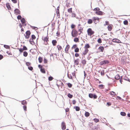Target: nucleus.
Here are the masks:
<instances>
[{"label": "nucleus", "mask_w": 130, "mask_h": 130, "mask_svg": "<svg viewBox=\"0 0 130 130\" xmlns=\"http://www.w3.org/2000/svg\"><path fill=\"white\" fill-rule=\"evenodd\" d=\"M109 63V61L107 60H105L102 61L99 63V64L101 65L105 64H108Z\"/></svg>", "instance_id": "8"}, {"label": "nucleus", "mask_w": 130, "mask_h": 130, "mask_svg": "<svg viewBox=\"0 0 130 130\" xmlns=\"http://www.w3.org/2000/svg\"><path fill=\"white\" fill-rule=\"evenodd\" d=\"M53 79V77L51 76H50L49 77L48 79L49 81H51Z\"/></svg>", "instance_id": "54"}, {"label": "nucleus", "mask_w": 130, "mask_h": 130, "mask_svg": "<svg viewBox=\"0 0 130 130\" xmlns=\"http://www.w3.org/2000/svg\"><path fill=\"white\" fill-rule=\"evenodd\" d=\"M49 37L47 34L46 36L45 37H42V40L43 41L44 44L45 45L48 44V42L49 41Z\"/></svg>", "instance_id": "3"}, {"label": "nucleus", "mask_w": 130, "mask_h": 130, "mask_svg": "<svg viewBox=\"0 0 130 130\" xmlns=\"http://www.w3.org/2000/svg\"><path fill=\"white\" fill-rule=\"evenodd\" d=\"M30 34L31 32L29 30L27 31L25 33V34H24L25 38L26 39H28L29 37Z\"/></svg>", "instance_id": "6"}, {"label": "nucleus", "mask_w": 130, "mask_h": 130, "mask_svg": "<svg viewBox=\"0 0 130 130\" xmlns=\"http://www.w3.org/2000/svg\"><path fill=\"white\" fill-rule=\"evenodd\" d=\"M101 75L103 76L104 75V71L103 70L101 71Z\"/></svg>", "instance_id": "45"}, {"label": "nucleus", "mask_w": 130, "mask_h": 130, "mask_svg": "<svg viewBox=\"0 0 130 130\" xmlns=\"http://www.w3.org/2000/svg\"><path fill=\"white\" fill-rule=\"evenodd\" d=\"M100 10V9L99 8H95L94 9V11H95L96 12H98V11H99Z\"/></svg>", "instance_id": "53"}, {"label": "nucleus", "mask_w": 130, "mask_h": 130, "mask_svg": "<svg viewBox=\"0 0 130 130\" xmlns=\"http://www.w3.org/2000/svg\"><path fill=\"white\" fill-rule=\"evenodd\" d=\"M112 41L113 42H117L118 43H121L120 40L117 39H113Z\"/></svg>", "instance_id": "12"}, {"label": "nucleus", "mask_w": 130, "mask_h": 130, "mask_svg": "<svg viewBox=\"0 0 130 130\" xmlns=\"http://www.w3.org/2000/svg\"><path fill=\"white\" fill-rule=\"evenodd\" d=\"M95 13L98 15H102L103 14V12L101 11H99L96 12Z\"/></svg>", "instance_id": "23"}, {"label": "nucleus", "mask_w": 130, "mask_h": 130, "mask_svg": "<svg viewBox=\"0 0 130 130\" xmlns=\"http://www.w3.org/2000/svg\"><path fill=\"white\" fill-rule=\"evenodd\" d=\"M93 22L92 20L91 19H89L88 20L87 23L88 24H91Z\"/></svg>", "instance_id": "33"}, {"label": "nucleus", "mask_w": 130, "mask_h": 130, "mask_svg": "<svg viewBox=\"0 0 130 130\" xmlns=\"http://www.w3.org/2000/svg\"><path fill=\"white\" fill-rule=\"evenodd\" d=\"M76 27V25L73 24H72L71 26V28L72 29H76L75 28V27Z\"/></svg>", "instance_id": "24"}, {"label": "nucleus", "mask_w": 130, "mask_h": 130, "mask_svg": "<svg viewBox=\"0 0 130 130\" xmlns=\"http://www.w3.org/2000/svg\"><path fill=\"white\" fill-rule=\"evenodd\" d=\"M52 43L53 45L54 46H55L57 43V41L56 40H53L52 41Z\"/></svg>", "instance_id": "20"}, {"label": "nucleus", "mask_w": 130, "mask_h": 130, "mask_svg": "<svg viewBox=\"0 0 130 130\" xmlns=\"http://www.w3.org/2000/svg\"><path fill=\"white\" fill-rule=\"evenodd\" d=\"M4 47L6 49H9L10 48V47L9 45H4Z\"/></svg>", "instance_id": "44"}, {"label": "nucleus", "mask_w": 130, "mask_h": 130, "mask_svg": "<svg viewBox=\"0 0 130 130\" xmlns=\"http://www.w3.org/2000/svg\"><path fill=\"white\" fill-rule=\"evenodd\" d=\"M21 103L23 105L26 104L27 103V102L25 100H23L22 101Z\"/></svg>", "instance_id": "36"}, {"label": "nucleus", "mask_w": 130, "mask_h": 130, "mask_svg": "<svg viewBox=\"0 0 130 130\" xmlns=\"http://www.w3.org/2000/svg\"><path fill=\"white\" fill-rule=\"evenodd\" d=\"M105 24H104V26H106V25H110L109 24V23L108 21H106L105 22Z\"/></svg>", "instance_id": "43"}, {"label": "nucleus", "mask_w": 130, "mask_h": 130, "mask_svg": "<svg viewBox=\"0 0 130 130\" xmlns=\"http://www.w3.org/2000/svg\"><path fill=\"white\" fill-rule=\"evenodd\" d=\"M98 42L99 43H101L102 42V41L101 39L99 38L97 40Z\"/></svg>", "instance_id": "48"}, {"label": "nucleus", "mask_w": 130, "mask_h": 130, "mask_svg": "<svg viewBox=\"0 0 130 130\" xmlns=\"http://www.w3.org/2000/svg\"><path fill=\"white\" fill-rule=\"evenodd\" d=\"M123 23L125 25H127L128 24V22L127 20H125L123 21Z\"/></svg>", "instance_id": "38"}, {"label": "nucleus", "mask_w": 130, "mask_h": 130, "mask_svg": "<svg viewBox=\"0 0 130 130\" xmlns=\"http://www.w3.org/2000/svg\"><path fill=\"white\" fill-rule=\"evenodd\" d=\"M109 93L111 95H116V93L113 91L110 92Z\"/></svg>", "instance_id": "31"}, {"label": "nucleus", "mask_w": 130, "mask_h": 130, "mask_svg": "<svg viewBox=\"0 0 130 130\" xmlns=\"http://www.w3.org/2000/svg\"><path fill=\"white\" fill-rule=\"evenodd\" d=\"M104 86L103 85H99V87L101 89H103L104 88Z\"/></svg>", "instance_id": "41"}, {"label": "nucleus", "mask_w": 130, "mask_h": 130, "mask_svg": "<svg viewBox=\"0 0 130 130\" xmlns=\"http://www.w3.org/2000/svg\"><path fill=\"white\" fill-rule=\"evenodd\" d=\"M21 21L23 25H24V26L26 25V24H25V19L24 18H23L21 20Z\"/></svg>", "instance_id": "16"}, {"label": "nucleus", "mask_w": 130, "mask_h": 130, "mask_svg": "<svg viewBox=\"0 0 130 130\" xmlns=\"http://www.w3.org/2000/svg\"><path fill=\"white\" fill-rule=\"evenodd\" d=\"M58 7H57V11H56L57 14V16L59 15V9H58Z\"/></svg>", "instance_id": "51"}, {"label": "nucleus", "mask_w": 130, "mask_h": 130, "mask_svg": "<svg viewBox=\"0 0 130 130\" xmlns=\"http://www.w3.org/2000/svg\"><path fill=\"white\" fill-rule=\"evenodd\" d=\"M90 46L88 44H86L85 46L84 47V48L85 49L88 50V48H90Z\"/></svg>", "instance_id": "17"}, {"label": "nucleus", "mask_w": 130, "mask_h": 130, "mask_svg": "<svg viewBox=\"0 0 130 130\" xmlns=\"http://www.w3.org/2000/svg\"><path fill=\"white\" fill-rule=\"evenodd\" d=\"M87 32L88 35L90 37H91L92 35H93L95 33L94 31L92 30L91 28H89L87 29Z\"/></svg>", "instance_id": "2"}, {"label": "nucleus", "mask_w": 130, "mask_h": 130, "mask_svg": "<svg viewBox=\"0 0 130 130\" xmlns=\"http://www.w3.org/2000/svg\"><path fill=\"white\" fill-rule=\"evenodd\" d=\"M18 50L20 53H22L24 50H27V47L25 46H23V48H18Z\"/></svg>", "instance_id": "9"}, {"label": "nucleus", "mask_w": 130, "mask_h": 130, "mask_svg": "<svg viewBox=\"0 0 130 130\" xmlns=\"http://www.w3.org/2000/svg\"><path fill=\"white\" fill-rule=\"evenodd\" d=\"M33 40H34L33 39H29V42L31 44H34V41H33Z\"/></svg>", "instance_id": "37"}, {"label": "nucleus", "mask_w": 130, "mask_h": 130, "mask_svg": "<svg viewBox=\"0 0 130 130\" xmlns=\"http://www.w3.org/2000/svg\"><path fill=\"white\" fill-rule=\"evenodd\" d=\"M76 101L75 100H73L72 101V103L73 104H75L76 103Z\"/></svg>", "instance_id": "63"}, {"label": "nucleus", "mask_w": 130, "mask_h": 130, "mask_svg": "<svg viewBox=\"0 0 130 130\" xmlns=\"http://www.w3.org/2000/svg\"><path fill=\"white\" fill-rule=\"evenodd\" d=\"M57 47L59 51H60L62 49V47L60 45H57Z\"/></svg>", "instance_id": "30"}, {"label": "nucleus", "mask_w": 130, "mask_h": 130, "mask_svg": "<svg viewBox=\"0 0 130 130\" xmlns=\"http://www.w3.org/2000/svg\"><path fill=\"white\" fill-rule=\"evenodd\" d=\"M44 63H47V60L45 58H44Z\"/></svg>", "instance_id": "62"}, {"label": "nucleus", "mask_w": 130, "mask_h": 130, "mask_svg": "<svg viewBox=\"0 0 130 130\" xmlns=\"http://www.w3.org/2000/svg\"><path fill=\"white\" fill-rule=\"evenodd\" d=\"M28 69L31 71H32L33 70V68L31 66H28Z\"/></svg>", "instance_id": "52"}, {"label": "nucleus", "mask_w": 130, "mask_h": 130, "mask_svg": "<svg viewBox=\"0 0 130 130\" xmlns=\"http://www.w3.org/2000/svg\"><path fill=\"white\" fill-rule=\"evenodd\" d=\"M38 60L40 63H41L42 61V58L41 57H39L38 58Z\"/></svg>", "instance_id": "27"}, {"label": "nucleus", "mask_w": 130, "mask_h": 130, "mask_svg": "<svg viewBox=\"0 0 130 130\" xmlns=\"http://www.w3.org/2000/svg\"><path fill=\"white\" fill-rule=\"evenodd\" d=\"M89 96L90 98H93V99H96L98 97L95 94L89 93Z\"/></svg>", "instance_id": "7"}, {"label": "nucleus", "mask_w": 130, "mask_h": 130, "mask_svg": "<svg viewBox=\"0 0 130 130\" xmlns=\"http://www.w3.org/2000/svg\"><path fill=\"white\" fill-rule=\"evenodd\" d=\"M22 18L21 16L20 15H19L17 17V18L18 20H20Z\"/></svg>", "instance_id": "60"}, {"label": "nucleus", "mask_w": 130, "mask_h": 130, "mask_svg": "<svg viewBox=\"0 0 130 130\" xmlns=\"http://www.w3.org/2000/svg\"><path fill=\"white\" fill-rule=\"evenodd\" d=\"M86 60L85 59L83 60L82 61V63L83 64V65L84 66L85 64L86 63Z\"/></svg>", "instance_id": "25"}, {"label": "nucleus", "mask_w": 130, "mask_h": 130, "mask_svg": "<svg viewBox=\"0 0 130 130\" xmlns=\"http://www.w3.org/2000/svg\"><path fill=\"white\" fill-rule=\"evenodd\" d=\"M75 57H78L79 56V54L77 53H76L75 54Z\"/></svg>", "instance_id": "59"}, {"label": "nucleus", "mask_w": 130, "mask_h": 130, "mask_svg": "<svg viewBox=\"0 0 130 130\" xmlns=\"http://www.w3.org/2000/svg\"><path fill=\"white\" fill-rule=\"evenodd\" d=\"M70 48V46L68 44L67 45L66 47L65 50V52L67 54L69 53V50Z\"/></svg>", "instance_id": "10"}, {"label": "nucleus", "mask_w": 130, "mask_h": 130, "mask_svg": "<svg viewBox=\"0 0 130 130\" xmlns=\"http://www.w3.org/2000/svg\"><path fill=\"white\" fill-rule=\"evenodd\" d=\"M75 109L76 111H79L80 110V108L78 106H76L75 107Z\"/></svg>", "instance_id": "47"}, {"label": "nucleus", "mask_w": 130, "mask_h": 130, "mask_svg": "<svg viewBox=\"0 0 130 130\" xmlns=\"http://www.w3.org/2000/svg\"><path fill=\"white\" fill-rule=\"evenodd\" d=\"M76 17V14L75 13H71V17L73 18L75 17Z\"/></svg>", "instance_id": "49"}, {"label": "nucleus", "mask_w": 130, "mask_h": 130, "mask_svg": "<svg viewBox=\"0 0 130 130\" xmlns=\"http://www.w3.org/2000/svg\"><path fill=\"white\" fill-rule=\"evenodd\" d=\"M31 37L32 39H33L34 40L36 38L35 36L34 35H31Z\"/></svg>", "instance_id": "58"}, {"label": "nucleus", "mask_w": 130, "mask_h": 130, "mask_svg": "<svg viewBox=\"0 0 130 130\" xmlns=\"http://www.w3.org/2000/svg\"><path fill=\"white\" fill-rule=\"evenodd\" d=\"M26 65L27 66H28H28H30V65L31 63L29 62H26Z\"/></svg>", "instance_id": "56"}, {"label": "nucleus", "mask_w": 130, "mask_h": 130, "mask_svg": "<svg viewBox=\"0 0 130 130\" xmlns=\"http://www.w3.org/2000/svg\"><path fill=\"white\" fill-rule=\"evenodd\" d=\"M75 74L76 73L75 71L72 73L71 74H67L68 77L69 79H73V76H74L75 78L76 77Z\"/></svg>", "instance_id": "5"}, {"label": "nucleus", "mask_w": 130, "mask_h": 130, "mask_svg": "<svg viewBox=\"0 0 130 130\" xmlns=\"http://www.w3.org/2000/svg\"><path fill=\"white\" fill-rule=\"evenodd\" d=\"M126 80L130 82V75L127 78Z\"/></svg>", "instance_id": "64"}, {"label": "nucleus", "mask_w": 130, "mask_h": 130, "mask_svg": "<svg viewBox=\"0 0 130 130\" xmlns=\"http://www.w3.org/2000/svg\"><path fill=\"white\" fill-rule=\"evenodd\" d=\"M40 71L43 73L44 74L45 73V71L44 68H42V69H41Z\"/></svg>", "instance_id": "34"}, {"label": "nucleus", "mask_w": 130, "mask_h": 130, "mask_svg": "<svg viewBox=\"0 0 130 130\" xmlns=\"http://www.w3.org/2000/svg\"><path fill=\"white\" fill-rule=\"evenodd\" d=\"M57 85L59 89L61 91H63L64 89V84L61 82H60V83L59 85L58 84H57Z\"/></svg>", "instance_id": "4"}, {"label": "nucleus", "mask_w": 130, "mask_h": 130, "mask_svg": "<svg viewBox=\"0 0 130 130\" xmlns=\"http://www.w3.org/2000/svg\"><path fill=\"white\" fill-rule=\"evenodd\" d=\"M6 53L8 54L9 55H12L10 51H7Z\"/></svg>", "instance_id": "55"}, {"label": "nucleus", "mask_w": 130, "mask_h": 130, "mask_svg": "<svg viewBox=\"0 0 130 130\" xmlns=\"http://www.w3.org/2000/svg\"><path fill=\"white\" fill-rule=\"evenodd\" d=\"M61 126L62 127V130H64L66 128V126L65 123L63 122L61 123Z\"/></svg>", "instance_id": "11"}, {"label": "nucleus", "mask_w": 130, "mask_h": 130, "mask_svg": "<svg viewBox=\"0 0 130 130\" xmlns=\"http://www.w3.org/2000/svg\"><path fill=\"white\" fill-rule=\"evenodd\" d=\"M28 55V53L26 51H24L23 52V55L25 57H26Z\"/></svg>", "instance_id": "32"}, {"label": "nucleus", "mask_w": 130, "mask_h": 130, "mask_svg": "<svg viewBox=\"0 0 130 130\" xmlns=\"http://www.w3.org/2000/svg\"><path fill=\"white\" fill-rule=\"evenodd\" d=\"M8 10H10L11 9L10 6L9 4H6Z\"/></svg>", "instance_id": "35"}, {"label": "nucleus", "mask_w": 130, "mask_h": 130, "mask_svg": "<svg viewBox=\"0 0 130 130\" xmlns=\"http://www.w3.org/2000/svg\"><path fill=\"white\" fill-rule=\"evenodd\" d=\"M90 114L88 112H86L85 115V116L87 117H89L90 115Z\"/></svg>", "instance_id": "29"}, {"label": "nucleus", "mask_w": 130, "mask_h": 130, "mask_svg": "<svg viewBox=\"0 0 130 130\" xmlns=\"http://www.w3.org/2000/svg\"><path fill=\"white\" fill-rule=\"evenodd\" d=\"M79 59H77L74 61V64L76 65H78L79 64Z\"/></svg>", "instance_id": "15"}, {"label": "nucleus", "mask_w": 130, "mask_h": 130, "mask_svg": "<svg viewBox=\"0 0 130 130\" xmlns=\"http://www.w3.org/2000/svg\"><path fill=\"white\" fill-rule=\"evenodd\" d=\"M23 109L25 111H27V107L26 106H24L23 107Z\"/></svg>", "instance_id": "57"}, {"label": "nucleus", "mask_w": 130, "mask_h": 130, "mask_svg": "<svg viewBox=\"0 0 130 130\" xmlns=\"http://www.w3.org/2000/svg\"><path fill=\"white\" fill-rule=\"evenodd\" d=\"M93 20L94 23H95V24H96V20L99 21V18H96L94 17L93 18Z\"/></svg>", "instance_id": "22"}, {"label": "nucleus", "mask_w": 130, "mask_h": 130, "mask_svg": "<svg viewBox=\"0 0 130 130\" xmlns=\"http://www.w3.org/2000/svg\"><path fill=\"white\" fill-rule=\"evenodd\" d=\"M68 11L69 13H72V8H70L68 10Z\"/></svg>", "instance_id": "42"}, {"label": "nucleus", "mask_w": 130, "mask_h": 130, "mask_svg": "<svg viewBox=\"0 0 130 130\" xmlns=\"http://www.w3.org/2000/svg\"><path fill=\"white\" fill-rule=\"evenodd\" d=\"M74 38L73 41L74 42H77L79 41L78 38L77 37Z\"/></svg>", "instance_id": "21"}, {"label": "nucleus", "mask_w": 130, "mask_h": 130, "mask_svg": "<svg viewBox=\"0 0 130 130\" xmlns=\"http://www.w3.org/2000/svg\"><path fill=\"white\" fill-rule=\"evenodd\" d=\"M113 26V25L112 24H110V25H108L107 26V28L108 30L110 31L112 30V27Z\"/></svg>", "instance_id": "14"}, {"label": "nucleus", "mask_w": 130, "mask_h": 130, "mask_svg": "<svg viewBox=\"0 0 130 130\" xmlns=\"http://www.w3.org/2000/svg\"><path fill=\"white\" fill-rule=\"evenodd\" d=\"M78 30L76 29H73L72 30L71 34L72 37H76L78 35H80L83 30V28L82 27H78Z\"/></svg>", "instance_id": "1"}, {"label": "nucleus", "mask_w": 130, "mask_h": 130, "mask_svg": "<svg viewBox=\"0 0 130 130\" xmlns=\"http://www.w3.org/2000/svg\"><path fill=\"white\" fill-rule=\"evenodd\" d=\"M120 75L119 74H117L115 76V79L118 80L120 79Z\"/></svg>", "instance_id": "28"}, {"label": "nucleus", "mask_w": 130, "mask_h": 130, "mask_svg": "<svg viewBox=\"0 0 130 130\" xmlns=\"http://www.w3.org/2000/svg\"><path fill=\"white\" fill-rule=\"evenodd\" d=\"M116 98L118 100H121L122 99L119 96H117Z\"/></svg>", "instance_id": "61"}, {"label": "nucleus", "mask_w": 130, "mask_h": 130, "mask_svg": "<svg viewBox=\"0 0 130 130\" xmlns=\"http://www.w3.org/2000/svg\"><path fill=\"white\" fill-rule=\"evenodd\" d=\"M79 49L78 47L76 48L74 50V52H78L79 51Z\"/></svg>", "instance_id": "46"}, {"label": "nucleus", "mask_w": 130, "mask_h": 130, "mask_svg": "<svg viewBox=\"0 0 130 130\" xmlns=\"http://www.w3.org/2000/svg\"><path fill=\"white\" fill-rule=\"evenodd\" d=\"M66 85L68 86V87L70 88H71L72 86V85L70 83H67Z\"/></svg>", "instance_id": "26"}, {"label": "nucleus", "mask_w": 130, "mask_h": 130, "mask_svg": "<svg viewBox=\"0 0 130 130\" xmlns=\"http://www.w3.org/2000/svg\"><path fill=\"white\" fill-rule=\"evenodd\" d=\"M14 12L17 14H20V11L19 9H15L14 10Z\"/></svg>", "instance_id": "19"}, {"label": "nucleus", "mask_w": 130, "mask_h": 130, "mask_svg": "<svg viewBox=\"0 0 130 130\" xmlns=\"http://www.w3.org/2000/svg\"><path fill=\"white\" fill-rule=\"evenodd\" d=\"M121 115L123 116H125L126 115V113H125L124 112H122L120 113Z\"/></svg>", "instance_id": "39"}, {"label": "nucleus", "mask_w": 130, "mask_h": 130, "mask_svg": "<svg viewBox=\"0 0 130 130\" xmlns=\"http://www.w3.org/2000/svg\"><path fill=\"white\" fill-rule=\"evenodd\" d=\"M99 51L100 52H103V51L104 50V48L103 46H100L98 49Z\"/></svg>", "instance_id": "13"}, {"label": "nucleus", "mask_w": 130, "mask_h": 130, "mask_svg": "<svg viewBox=\"0 0 130 130\" xmlns=\"http://www.w3.org/2000/svg\"><path fill=\"white\" fill-rule=\"evenodd\" d=\"M88 50L85 49V50L82 53L83 55H86L87 53L88 52Z\"/></svg>", "instance_id": "18"}, {"label": "nucleus", "mask_w": 130, "mask_h": 130, "mask_svg": "<svg viewBox=\"0 0 130 130\" xmlns=\"http://www.w3.org/2000/svg\"><path fill=\"white\" fill-rule=\"evenodd\" d=\"M68 96L71 99L72 98L73 96L70 93H69L68 94Z\"/></svg>", "instance_id": "40"}, {"label": "nucleus", "mask_w": 130, "mask_h": 130, "mask_svg": "<svg viewBox=\"0 0 130 130\" xmlns=\"http://www.w3.org/2000/svg\"><path fill=\"white\" fill-rule=\"evenodd\" d=\"M94 121L96 122H98L99 121V119L96 118H95L94 119Z\"/></svg>", "instance_id": "50"}]
</instances>
